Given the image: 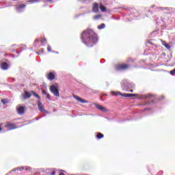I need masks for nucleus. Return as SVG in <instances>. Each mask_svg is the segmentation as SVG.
<instances>
[{
	"label": "nucleus",
	"mask_w": 175,
	"mask_h": 175,
	"mask_svg": "<svg viewBox=\"0 0 175 175\" xmlns=\"http://www.w3.org/2000/svg\"><path fill=\"white\" fill-rule=\"evenodd\" d=\"M100 10H101V12H107L106 7H105V5L100 4Z\"/></svg>",
	"instance_id": "obj_21"
},
{
	"label": "nucleus",
	"mask_w": 175,
	"mask_h": 175,
	"mask_svg": "<svg viewBox=\"0 0 175 175\" xmlns=\"http://www.w3.org/2000/svg\"><path fill=\"white\" fill-rule=\"evenodd\" d=\"M162 44L163 46H164V47H165L167 49V50H170V45L167 43H166L165 41L161 40Z\"/></svg>",
	"instance_id": "obj_17"
},
{
	"label": "nucleus",
	"mask_w": 175,
	"mask_h": 175,
	"mask_svg": "<svg viewBox=\"0 0 175 175\" xmlns=\"http://www.w3.org/2000/svg\"><path fill=\"white\" fill-rule=\"evenodd\" d=\"M31 92H32L33 96H35V98H38V99H39L40 100L41 98H40V96H39V94H36L33 91H32Z\"/></svg>",
	"instance_id": "obj_23"
},
{
	"label": "nucleus",
	"mask_w": 175,
	"mask_h": 175,
	"mask_svg": "<svg viewBox=\"0 0 175 175\" xmlns=\"http://www.w3.org/2000/svg\"><path fill=\"white\" fill-rule=\"evenodd\" d=\"M42 46H44L46 43H47V40L46 38H44L43 40H41Z\"/></svg>",
	"instance_id": "obj_26"
},
{
	"label": "nucleus",
	"mask_w": 175,
	"mask_h": 175,
	"mask_svg": "<svg viewBox=\"0 0 175 175\" xmlns=\"http://www.w3.org/2000/svg\"><path fill=\"white\" fill-rule=\"evenodd\" d=\"M1 68L3 70H8L9 69V65L6 62H3L1 64Z\"/></svg>",
	"instance_id": "obj_14"
},
{
	"label": "nucleus",
	"mask_w": 175,
	"mask_h": 175,
	"mask_svg": "<svg viewBox=\"0 0 175 175\" xmlns=\"http://www.w3.org/2000/svg\"><path fill=\"white\" fill-rule=\"evenodd\" d=\"M52 53H55L56 54H58V52H55V51H52Z\"/></svg>",
	"instance_id": "obj_45"
},
{
	"label": "nucleus",
	"mask_w": 175,
	"mask_h": 175,
	"mask_svg": "<svg viewBox=\"0 0 175 175\" xmlns=\"http://www.w3.org/2000/svg\"><path fill=\"white\" fill-rule=\"evenodd\" d=\"M39 1L40 0H29L27 1V3H29V5H32V3H38Z\"/></svg>",
	"instance_id": "obj_19"
},
{
	"label": "nucleus",
	"mask_w": 175,
	"mask_h": 175,
	"mask_svg": "<svg viewBox=\"0 0 175 175\" xmlns=\"http://www.w3.org/2000/svg\"><path fill=\"white\" fill-rule=\"evenodd\" d=\"M24 9H25V5L21 4L16 8V12L18 13H21L22 12H24Z\"/></svg>",
	"instance_id": "obj_11"
},
{
	"label": "nucleus",
	"mask_w": 175,
	"mask_h": 175,
	"mask_svg": "<svg viewBox=\"0 0 175 175\" xmlns=\"http://www.w3.org/2000/svg\"><path fill=\"white\" fill-rule=\"evenodd\" d=\"M40 51L41 54H43L44 53V49H41L40 50Z\"/></svg>",
	"instance_id": "obj_36"
},
{
	"label": "nucleus",
	"mask_w": 175,
	"mask_h": 175,
	"mask_svg": "<svg viewBox=\"0 0 175 175\" xmlns=\"http://www.w3.org/2000/svg\"><path fill=\"white\" fill-rule=\"evenodd\" d=\"M92 10L94 13H98V12H99V4H98V3H94Z\"/></svg>",
	"instance_id": "obj_12"
},
{
	"label": "nucleus",
	"mask_w": 175,
	"mask_h": 175,
	"mask_svg": "<svg viewBox=\"0 0 175 175\" xmlns=\"http://www.w3.org/2000/svg\"><path fill=\"white\" fill-rule=\"evenodd\" d=\"M37 105L38 106V110H40V111H44V109L42 106V102H40V100H38L37 102Z\"/></svg>",
	"instance_id": "obj_16"
},
{
	"label": "nucleus",
	"mask_w": 175,
	"mask_h": 175,
	"mask_svg": "<svg viewBox=\"0 0 175 175\" xmlns=\"http://www.w3.org/2000/svg\"><path fill=\"white\" fill-rule=\"evenodd\" d=\"M51 175H55V171L52 170V172H50Z\"/></svg>",
	"instance_id": "obj_38"
},
{
	"label": "nucleus",
	"mask_w": 175,
	"mask_h": 175,
	"mask_svg": "<svg viewBox=\"0 0 175 175\" xmlns=\"http://www.w3.org/2000/svg\"><path fill=\"white\" fill-rule=\"evenodd\" d=\"M157 25L161 27L162 29H166V22L163 21L162 18L157 21Z\"/></svg>",
	"instance_id": "obj_4"
},
{
	"label": "nucleus",
	"mask_w": 175,
	"mask_h": 175,
	"mask_svg": "<svg viewBox=\"0 0 175 175\" xmlns=\"http://www.w3.org/2000/svg\"><path fill=\"white\" fill-rule=\"evenodd\" d=\"M126 92H133V90H129V91H126Z\"/></svg>",
	"instance_id": "obj_43"
},
{
	"label": "nucleus",
	"mask_w": 175,
	"mask_h": 175,
	"mask_svg": "<svg viewBox=\"0 0 175 175\" xmlns=\"http://www.w3.org/2000/svg\"><path fill=\"white\" fill-rule=\"evenodd\" d=\"M105 59H101V60H100V63H101V64H105Z\"/></svg>",
	"instance_id": "obj_42"
},
{
	"label": "nucleus",
	"mask_w": 175,
	"mask_h": 175,
	"mask_svg": "<svg viewBox=\"0 0 175 175\" xmlns=\"http://www.w3.org/2000/svg\"><path fill=\"white\" fill-rule=\"evenodd\" d=\"M16 57H18V55H16Z\"/></svg>",
	"instance_id": "obj_55"
},
{
	"label": "nucleus",
	"mask_w": 175,
	"mask_h": 175,
	"mask_svg": "<svg viewBox=\"0 0 175 175\" xmlns=\"http://www.w3.org/2000/svg\"><path fill=\"white\" fill-rule=\"evenodd\" d=\"M16 54H20V52L16 51Z\"/></svg>",
	"instance_id": "obj_46"
},
{
	"label": "nucleus",
	"mask_w": 175,
	"mask_h": 175,
	"mask_svg": "<svg viewBox=\"0 0 175 175\" xmlns=\"http://www.w3.org/2000/svg\"><path fill=\"white\" fill-rule=\"evenodd\" d=\"M145 110H150V108H146Z\"/></svg>",
	"instance_id": "obj_48"
},
{
	"label": "nucleus",
	"mask_w": 175,
	"mask_h": 175,
	"mask_svg": "<svg viewBox=\"0 0 175 175\" xmlns=\"http://www.w3.org/2000/svg\"><path fill=\"white\" fill-rule=\"evenodd\" d=\"M50 91L53 94L54 96H59V90H58V86L55 85H51L50 86Z\"/></svg>",
	"instance_id": "obj_3"
},
{
	"label": "nucleus",
	"mask_w": 175,
	"mask_h": 175,
	"mask_svg": "<svg viewBox=\"0 0 175 175\" xmlns=\"http://www.w3.org/2000/svg\"><path fill=\"white\" fill-rule=\"evenodd\" d=\"M49 1V2H51V0H48Z\"/></svg>",
	"instance_id": "obj_52"
},
{
	"label": "nucleus",
	"mask_w": 175,
	"mask_h": 175,
	"mask_svg": "<svg viewBox=\"0 0 175 175\" xmlns=\"http://www.w3.org/2000/svg\"><path fill=\"white\" fill-rule=\"evenodd\" d=\"M12 46H16V44H13Z\"/></svg>",
	"instance_id": "obj_53"
},
{
	"label": "nucleus",
	"mask_w": 175,
	"mask_h": 175,
	"mask_svg": "<svg viewBox=\"0 0 175 175\" xmlns=\"http://www.w3.org/2000/svg\"><path fill=\"white\" fill-rule=\"evenodd\" d=\"M13 1H16V0H13Z\"/></svg>",
	"instance_id": "obj_56"
},
{
	"label": "nucleus",
	"mask_w": 175,
	"mask_h": 175,
	"mask_svg": "<svg viewBox=\"0 0 175 175\" xmlns=\"http://www.w3.org/2000/svg\"><path fill=\"white\" fill-rule=\"evenodd\" d=\"M98 18H100V15H96L94 16V20H98Z\"/></svg>",
	"instance_id": "obj_32"
},
{
	"label": "nucleus",
	"mask_w": 175,
	"mask_h": 175,
	"mask_svg": "<svg viewBox=\"0 0 175 175\" xmlns=\"http://www.w3.org/2000/svg\"><path fill=\"white\" fill-rule=\"evenodd\" d=\"M5 128H8V131L17 129V127L14 126V124L10 122H7V125L5 126Z\"/></svg>",
	"instance_id": "obj_7"
},
{
	"label": "nucleus",
	"mask_w": 175,
	"mask_h": 175,
	"mask_svg": "<svg viewBox=\"0 0 175 175\" xmlns=\"http://www.w3.org/2000/svg\"><path fill=\"white\" fill-rule=\"evenodd\" d=\"M154 33V32L153 33H152L151 34L152 35Z\"/></svg>",
	"instance_id": "obj_54"
},
{
	"label": "nucleus",
	"mask_w": 175,
	"mask_h": 175,
	"mask_svg": "<svg viewBox=\"0 0 175 175\" xmlns=\"http://www.w3.org/2000/svg\"><path fill=\"white\" fill-rule=\"evenodd\" d=\"M119 68L122 70H124V69H128V68H129V65H128V64H122V65L120 66Z\"/></svg>",
	"instance_id": "obj_18"
},
{
	"label": "nucleus",
	"mask_w": 175,
	"mask_h": 175,
	"mask_svg": "<svg viewBox=\"0 0 175 175\" xmlns=\"http://www.w3.org/2000/svg\"><path fill=\"white\" fill-rule=\"evenodd\" d=\"M52 172H53V170H46V174L51 175V174H50V173H51Z\"/></svg>",
	"instance_id": "obj_29"
},
{
	"label": "nucleus",
	"mask_w": 175,
	"mask_h": 175,
	"mask_svg": "<svg viewBox=\"0 0 175 175\" xmlns=\"http://www.w3.org/2000/svg\"><path fill=\"white\" fill-rule=\"evenodd\" d=\"M73 98L76 99V100H78V102H80L81 103H88V101L87 100H84L77 95L74 94Z\"/></svg>",
	"instance_id": "obj_8"
},
{
	"label": "nucleus",
	"mask_w": 175,
	"mask_h": 175,
	"mask_svg": "<svg viewBox=\"0 0 175 175\" xmlns=\"http://www.w3.org/2000/svg\"><path fill=\"white\" fill-rule=\"evenodd\" d=\"M1 103H3V105H6V103H9V100L7 98L1 99Z\"/></svg>",
	"instance_id": "obj_25"
},
{
	"label": "nucleus",
	"mask_w": 175,
	"mask_h": 175,
	"mask_svg": "<svg viewBox=\"0 0 175 175\" xmlns=\"http://www.w3.org/2000/svg\"><path fill=\"white\" fill-rule=\"evenodd\" d=\"M94 105L96 109L100 110V111H103V113L107 112V109L105 107H103L102 105H100L99 104H97V103H94Z\"/></svg>",
	"instance_id": "obj_6"
},
{
	"label": "nucleus",
	"mask_w": 175,
	"mask_h": 175,
	"mask_svg": "<svg viewBox=\"0 0 175 175\" xmlns=\"http://www.w3.org/2000/svg\"><path fill=\"white\" fill-rule=\"evenodd\" d=\"M59 175H65L64 173H60Z\"/></svg>",
	"instance_id": "obj_47"
},
{
	"label": "nucleus",
	"mask_w": 175,
	"mask_h": 175,
	"mask_svg": "<svg viewBox=\"0 0 175 175\" xmlns=\"http://www.w3.org/2000/svg\"><path fill=\"white\" fill-rule=\"evenodd\" d=\"M0 131H2V127H1V126H0Z\"/></svg>",
	"instance_id": "obj_50"
},
{
	"label": "nucleus",
	"mask_w": 175,
	"mask_h": 175,
	"mask_svg": "<svg viewBox=\"0 0 175 175\" xmlns=\"http://www.w3.org/2000/svg\"><path fill=\"white\" fill-rule=\"evenodd\" d=\"M25 167V170H31V167Z\"/></svg>",
	"instance_id": "obj_41"
},
{
	"label": "nucleus",
	"mask_w": 175,
	"mask_h": 175,
	"mask_svg": "<svg viewBox=\"0 0 175 175\" xmlns=\"http://www.w3.org/2000/svg\"><path fill=\"white\" fill-rule=\"evenodd\" d=\"M34 43H35V44L39 43V39H36V40L34 41Z\"/></svg>",
	"instance_id": "obj_40"
},
{
	"label": "nucleus",
	"mask_w": 175,
	"mask_h": 175,
	"mask_svg": "<svg viewBox=\"0 0 175 175\" xmlns=\"http://www.w3.org/2000/svg\"><path fill=\"white\" fill-rule=\"evenodd\" d=\"M98 29H103L106 28V25L105 23H101L100 25L97 27Z\"/></svg>",
	"instance_id": "obj_20"
},
{
	"label": "nucleus",
	"mask_w": 175,
	"mask_h": 175,
	"mask_svg": "<svg viewBox=\"0 0 175 175\" xmlns=\"http://www.w3.org/2000/svg\"><path fill=\"white\" fill-rule=\"evenodd\" d=\"M135 85L129 81L128 79H124L121 81V88L122 91H129V89L133 88Z\"/></svg>",
	"instance_id": "obj_2"
},
{
	"label": "nucleus",
	"mask_w": 175,
	"mask_h": 175,
	"mask_svg": "<svg viewBox=\"0 0 175 175\" xmlns=\"http://www.w3.org/2000/svg\"><path fill=\"white\" fill-rule=\"evenodd\" d=\"M165 98V96H162L160 98H159V100H163Z\"/></svg>",
	"instance_id": "obj_39"
},
{
	"label": "nucleus",
	"mask_w": 175,
	"mask_h": 175,
	"mask_svg": "<svg viewBox=\"0 0 175 175\" xmlns=\"http://www.w3.org/2000/svg\"><path fill=\"white\" fill-rule=\"evenodd\" d=\"M47 79L51 81L55 79V75L51 72L48 74Z\"/></svg>",
	"instance_id": "obj_15"
},
{
	"label": "nucleus",
	"mask_w": 175,
	"mask_h": 175,
	"mask_svg": "<svg viewBox=\"0 0 175 175\" xmlns=\"http://www.w3.org/2000/svg\"><path fill=\"white\" fill-rule=\"evenodd\" d=\"M154 8H155V5H152V9H154Z\"/></svg>",
	"instance_id": "obj_44"
},
{
	"label": "nucleus",
	"mask_w": 175,
	"mask_h": 175,
	"mask_svg": "<svg viewBox=\"0 0 175 175\" xmlns=\"http://www.w3.org/2000/svg\"><path fill=\"white\" fill-rule=\"evenodd\" d=\"M111 94H113V95H116V94H114V92H111Z\"/></svg>",
	"instance_id": "obj_49"
},
{
	"label": "nucleus",
	"mask_w": 175,
	"mask_h": 175,
	"mask_svg": "<svg viewBox=\"0 0 175 175\" xmlns=\"http://www.w3.org/2000/svg\"><path fill=\"white\" fill-rule=\"evenodd\" d=\"M126 10H129V12H131V13H132L135 10L133 8H126Z\"/></svg>",
	"instance_id": "obj_30"
},
{
	"label": "nucleus",
	"mask_w": 175,
	"mask_h": 175,
	"mask_svg": "<svg viewBox=\"0 0 175 175\" xmlns=\"http://www.w3.org/2000/svg\"><path fill=\"white\" fill-rule=\"evenodd\" d=\"M81 40L87 47H94L98 43V35L92 29H88L81 33Z\"/></svg>",
	"instance_id": "obj_1"
},
{
	"label": "nucleus",
	"mask_w": 175,
	"mask_h": 175,
	"mask_svg": "<svg viewBox=\"0 0 175 175\" xmlns=\"http://www.w3.org/2000/svg\"><path fill=\"white\" fill-rule=\"evenodd\" d=\"M42 95H46H46L49 94V93H47V92H46V90H42Z\"/></svg>",
	"instance_id": "obj_33"
},
{
	"label": "nucleus",
	"mask_w": 175,
	"mask_h": 175,
	"mask_svg": "<svg viewBox=\"0 0 175 175\" xmlns=\"http://www.w3.org/2000/svg\"><path fill=\"white\" fill-rule=\"evenodd\" d=\"M16 110L18 111V114H24L25 111V107H24V106H17Z\"/></svg>",
	"instance_id": "obj_9"
},
{
	"label": "nucleus",
	"mask_w": 175,
	"mask_h": 175,
	"mask_svg": "<svg viewBox=\"0 0 175 175\" xmlns=\"http://www.w3.org/2000/svg\"><path fill=\"white\" fill-rule=\"evenodd\" d=\"M46 98L47 99H49V100H50L51 98H50V94L48 93V94H46Z\"/></svg>",
	"instance_id": "obj_37"
},
{
	"label": "nucleus",
	"mask_w": 175,
	"mask_h": 175,
	"mask_svg": "<svg viewBox=\"0 0 175 175\" xmlns=\"http://www.w3.org/2000/svg\"><path fill=\"white\" fill-rule=\"evenodd\" d=\"M118 94H119V95H121V96H123L124 98H133L135 96H137V94H131V93L122 94L120 92H118Z\"/></svg>",
	"instance_id": "obj_5"
},
{
	"label": "nucleus",
	"mask_w": 175,
	"mask_h": 175,
	"mask_svg": "<svg viewBox=\"0 0 175 175\" xmlns=\"http://www.w3.org/2000/svg\"><path fill=\"white\" fill-rule=\"evenodd\" d=\"M158 10H167V12H169L170 10V8H157Z\"/></svg>",
	"instance_id": "obj_24"
},
{
	"label": "nucleus",
	"mask_w": 175,
	"mask_h": 175,
	"mask_svg": "<svg viewBox=\"0 0 175 175\" xmlns=\"http://www.w3.org/2000/svg\"><path fill=\"white\" fill-rule=\"evenodd\" d=\"M25 96H23V99L25 100V99H29L31 98V94L27 91L24 92Z\"/></svg>",
	"instance_id": "obj_13"
},
{
	"label": "nucleus",
	"mask_w": 175,
	"mask_h": 175,
	"mask_svg": "<svg viewBox=\"0 0 175 175\" xmlns=\"http://www.w3.org/2000/svg\"><path fill=\"white\" fill-rule=\"evenodd\" d=\"M104 137H105V135L103 133H98L96 134L97 139H103Z\"/></svg>",
	"instance_id": "obj_22"
},
{
	"label": "nucleus",
	"mask_w": 175,
	"mask_h": 175,
	"mask_svg": "<svg viewBox=\"0 0 175 175\" xmlns=\"http://www.w3.org/2000/svg\"><path fill=\"white\" fill-rule=\"evenodd\" d=\"M25 47H26V46H25V47L23 49V50H25Z\"/></svg>",
	"instance_id": "obj_51"
},
{
	"label": "nucleus",
	"mask_w": 175,
	"mask_h": 175,
	"mask_svg": "<svg viewBox=\"0 0 175 175\" xmlns=\"http://www.w3.org/2000/svg\"><path fill=\"white\" fill-rule=\"evenodd\" d=\"M24 169H25V167H17V170H19V172H23Z\"/></svg>",
	"instance_id": "obj_27"
},
{
	"label": "nucleus",
	"mask_w": 175,
	"mask_h": 175,
	"mask_svg": "<svg viewBox=\"0 0 175 175\" xmlns=\"http://www.w3.org/2000/svg\"><path fill=\"white\" fill-rule=\"evenodd\" d=\"M141 98L143 99H154L155 96H152V94H142L141 95Z\"/></svg>",
	"instance_id": "obj_10"
},
{
	"label": "nucleus",
	"mask_w": 175,
	"mask_h": 175,
	"mask_svg": "<svg viewBox=\"0 0 175 175\" xmlns=\"http://www.w3.org/2000/svg\"><path fill=\"white\" fill-rule=\"evenodd\" d=\"M13 172H17V168L12 169L11 171H10L9 174H10V173H12Z\"/></svg>",
	"instance_id": "obj_31"
},
{
	"label": "nucleus",
	"mask_w": 175,
	"mask_h": 175,
	"mask_svg": "<svg viewBox=\"0 0 175 175\" xmlns=\"http://www.w3.org/2000/svg\"><path fill=\"white\" fill-rule=\"evenodd\" d=\"M150 103H154V100H152L151 102H146V105H150Z\"/></svg>",
	"instance_id": "obj_35"
},
{
	"label": "nucleus",
	"mask_w": 175,
	"mask_h": 175,
	"mask_svg": "<svg viewBox=\"0 0 175 175\" xmlns=\"http://www.w3.org/2000/svg\"><path fill=\"white\" fill-rule=\"evenodd\" d=\"M47 51H51V46L50 45H48Z\"/></svg>",
	"instance_id": "obj_34"
},
{
	"label": "nucleus",
	"mask_w": 175,
	"mask_h": 175,
	"mask_svg": "<svg viewBox=\"0 0 175 175\" xmlns=\"http://www.w3.org/2000/svg\"><path fill=\"white\" fill-rule=\"evenodd\" d=\"M40 118H42V117H40V118H39V117H37V118L33 119V120H32V122H34V121H38V120H40Z\"/></svg>",
	"instance_id": "obj_28"
}]
</instances>
